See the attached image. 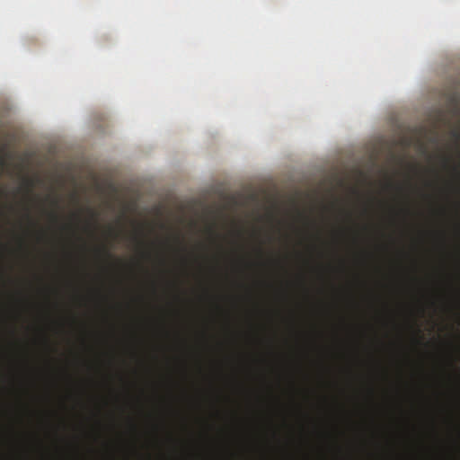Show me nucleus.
Returning a JSON list of instances; mask_svg holds the SVG:
<instances>
[{"mask_svg": "<svg viewBox=\"0 0 460 460\" xmlns=\"http://www.w3.org/2000/svg\"><path fill=\"white\" fill-rule=\"evenodd\" d=\"M102 252L104 254H106L107 257H111V254L110 251L108 250V248L104 247Z\"/></svg>", "mask_w": 460, "mask_h": 460, "instance_id": "3", "label": "nucleus"}, {"mask_svg": "<svg viewBox=\"0 0 460 460\" xmlns=\"http://www.w3.org/2000/svg\"><path fill=\"white\" fill-rule=\"evenodd\" d=\"M453 136H454V137H456V139H458V141H460V132H458V131H454V132H453Z\"/></svg>", "mask_w": 460, "mask_h": 460, "instance_id": "4", "label": "nucleus"}, {"mask_svg": "<svg viewBox=\"0 0 460 460\" xmlns=\"http://www.w3.org/2000/svg\"><path fill=\"white\" fill-rule=\"evenodd\" d=\"M444 162H445L446 164H448L449 159H448V158H444Z\"/></svg>", "mask_w": 460, "mask_h": 460, "instance_id": "5", "label": "nucleus"}, {"mask_svg": "<svg viewBox=\"0 0 460 460\" xmlns=\"http://www.w3.org/2000/svg\"><path fill=\"white\" fill-rule=\"evenodd\" d=\"M387 186L388 187H393L394 185H392V183H388Z\"/></svg>", "mask_w": 460, "mask_h": 460, "instance_id": "7", "label": "nucleus"}, {"mask_svg": "<svg viewBox=\"0 0 460 460\" xmlns=\"http://www.w3.org/2000/svg\"><path fill=\"white\" fill-rule=\"evenodd\" d=\"M54 205H55V206H58V201H54Z\"/></svg>", "mask_w": 460, "mask_h": 460, "instance_id": "8", "label": "nucleus"}, {"mask_svg": "<svg viewBox=\"0 0 460 460\" xmlns=\"http://www.w3.org/2000/svg\"><path fill=\"white\" fill-rule=\"evenodd\" d=\"M111 233H112L114 235H116L115 232L113 231V229H111Z\"/></svg>", "mask_w": 460, "mask_h": 460, "instance_id": "6", "label": "nucleus"}, {"mask_svg": "<svg viewBox=\"0 0 460 460\" xmlns=\"http://www.w3.org/2000/svg\"><path fill=\"white\" fill-rule=\"evenodd\" d=\"M451 102H452L455 105L459 104V102H460V97H459L458 93H454V94H452V96H451Z\"/></svg>", "mask_w": 460, "mask_h": 460, "instance_id": "1", "label": "nucleus"}, {"mask_svg": "<svg viewBox=\"0 0 460 460\" xmlns=\"http://www.w3.org/2000/svg\"><path fill=\"white\" fill-rule=\"evenodd\" d=\"M50 217H51L52 220H54V221H58L59 218L58 215L57 213H51Z\"/></svg>", "mask_w": 460, "mask_h": 460, "instance_id": "2", "label": "nucleus"}]
</instances>
